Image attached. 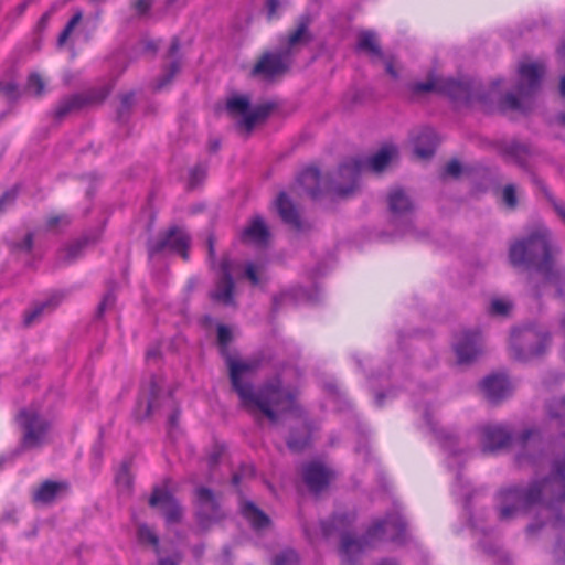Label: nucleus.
Returning <instances> with one entry per match:
<instances>
[{
    "instance_id": "nucleus-22",
    "label": "nucleus",
    "mask_w": 565,
    "mask_h": 565,
    "mask_svg": "<svg viewBox=\"0 0 565 565\" xmlns=\"http://www.w3.org/2000/svg\"><path fill=\"white\" fill-rule=\"evenodd\" d=\"M481 388L486 397L491 402H498L508 396L512 386L504 375H491L486 377L481 383Z\"/></svg>"
},
{
    "instance_id": "nucleus-49",
    "label": "nucleus",
    "mask_w": 565,
    "mask_h": 565,
    "mask_svg": "<svg viewBox=\"0 0 565 565\" xmlns=\"http://www.w3.org/2000/svg\"><path fill=\"white\" fill-rule=\"evenodd\" d=\"M205 173H206V170H205L204 167L195 166L190 171V177H189V185H190V188H195L198 184H200L201 181L204 179Z\"/></svg>"
},
{
    "instance_id": "nucleus-4",
    "label": "nucleus",
    "mask_w": 565,
    "mask_h": 565,
    "mask_svg": "<svg viewBox=\"0 0 565 565\" xmlns=\"http://www.w3.org/2000/svg\"><path fill=\"white\" fill-rule=\"evenodd\" d=\"M397 149L388 145L382 147L376 153L369 158L365 167L375 173L382 172L395 158ZM364 164L359 160L351 159L340 166L335 175L331 179L330 191L339 198H348L355 193L359 188L358 178Z\"/></svg>"
},
{
    "instance_id": "nucleus-59",
    "label": "nucleus",
    "mask_w": 565,
    "mask_h": 565,
    "mask_svg": "<svg viewBox=\"0 0 565 565\" xmlns=\"http://www.w3.org/2000/svg\"><path fill=\"white\" fill-rule=\"evenodd\" d=\"M437 433H438L439 438H445L447 440V444L445 446L450 450L451 446L455 444V438L451 435H448V434L446 435L443 429Z\"/></svg>"
},
{
    "instance_id": "nucleus-58",
    "label": "nucleus",
    "mask_w": 565,
    "mask_h": 565,
    "mask_svg": "<svg viewBox=\"0 0 565 565\" xmlns=\"http://www.w3.org/2000/svg\"><path fill=\"white\" fill-rule=\"evenodd\" d=\"M384 63H385V70L386 72L393 77V78H396L397 77V71L394 68V63L392 60H384Z\"/></svg>"
},
{
    "instance_id": "nucleus-19",
    "label": "nucleus",
    "mask_w": 565,
    "mask_h": 565,
    "mask_svg": "<svg viewBox=\"0 0 565 565\" xmlns=\"http://www.w3.org/2000/svg\"><path fill=\"white\" fill-rule=\"evenodd\" d=\"M110 92V86L103 87L98 93H90L88 96L83 95H73L61 100L58 106L55 109V116L57 118H63L67 114H71L75 110L81 109L87 104L90 103H100L106 98V96Z\"/></svg>"
},
{
    "instance_id": "nucleus-18",
    "label": "nucleus",
    "mask_w": 565,
    "mask_h": 565,
    "mask_svg": "<svg viewBox=\"0 0 565 565\" xmlns=\"http://www.w3.org/2000/svg\"><path fill=\"white\" fill-rule=\"evenodd\" d=\"M483 450L494 451L505 447L512 437L511 430L502 424H488L480 430Z\"/></svg>"
},
{
    "instance_id": "nucleus-51",
    "label": "nucleus",
    "mask_w": 565,
    "mask_h": 565,
    "mask_svg": "<svg viewBox=\"0 0 565 565\" xmlns=\"http://www.w3.org/2000/svg\"><path fill=\"white\" fill-rule=\"evenodd\" d=\"M308 437H302L301 439H296L292 436L289 437L287 445L292 451H300L305 449L308 445Z\"/></svg>"
},
{
    "instance_id": "nucleus-60",
    "label": "nucleus",
    "mask_w": 565,
    "mask_h": 565,
    "mask_svg": "<svg viewBox=\"0 0 565 565\" xmlns=\"http://www.w3.org/2000/svg\"><path fill=\"white\" fill-rule=\"evenodd\" d=\"M134 100V94H127L121 99V108L129 109Z\"/></svg>"
},
{
    "instance_id": "nucleus-33",
    "label": "nucleus",
    "mask_w": 565,
    "mask_h": 565,
    "mask_svg": "<svg viewBox=\"0 0 565 565\" xmlns=\"http://www.w3.org/2000/svg\"><path fill=\"white\" fill-rule=\"evenodd\" d=\"M87 244V238H82L73 244L65 246L58 253V260L63 264L71 263L81 256L83 248Z\"/></svg>"
},
{
    "instance_id": "nucleus-34",
    "label": "nucleus",
    "mask_w": 565,
    "mask_h": 565,
    "mask_svg": "<svg viewBox=\"0 0 565 565\" xmlns=\"http://www.w3.org/2000/svg\"><path fill=\"white\" fill-rule=\"evenodd\" d=\"M25 89L36 97L42 96L45 89V81L39 73L33 72L29 75Z\"/></svg>"
},
{
    "instance_id": "nucleus-1",
    "label": "nucleus",
    "mask_w": 565,
    "mask_h": 565,
    "mask_svg": "<svg viewBox=\"0 0 565 565\" xmlns=\"http://www.w3.org/2000/svg\"><path fill=\"white\" fill-rule=\"evenodd\" d=\"M499 499L501 520H510L520 512L536 507L540 516L552 519L553 526H564L557 550H565V520L562 516L565 511V456L555 463L550 478L535 481L526 489L519 487L504 489L500 492Z\"/></svg>"
},
{
    "instance_id": "nucleus-42",
    "label": "nucleus",
    "mask_w": 565,
    "mask_h": 565,
    "mask_svg": "<svg viewBox=\"0 0 565 565\" xmlns=\"http://www.w3.org/2000/svg\"><path fill=\"white\" fill-rule=\"evenodd\" d=\"M82 18H83L82 11H77L72 17V19L68 21V23L66 24L65 29L62 31V33L58 36V45H63L67 41L68 36L71 35L73 30L78 25V23L81 22Z\"/></svg>"
},
{
    "instance_id": "nucleus-11",
    "label": "nucleus",
    "mask_w": 565,
    "mask_h": 565,
    "mask_svg": "<svg viewBox=\"0 0 565 565\" xmlns=\"http://www.w3.org/2000/svg\"><path fill=\"white\" fill-rule=\"evenodd\" d=\"M190 245L189 234L181 227H171L163 234H161L151 245L149 246L150 254L170 252L179 254L183 259H188Z\"/></svg>"
},
{
    "instance_id": "nucleus-7",
    "label": "nucleus",
    "mask_w": 565,
    "mask_h": 565,
    "mask_svg": "<svg viewBox=\"0 0 565 565\" xmlns=\"http://www.w3.org/2000/svg\"><path fill=\"white\" fill-rule=\"evenodd\" d=\"M550 337L542 326H525L511 335V354L515 360L527 361L545 352Z\"/></svg>"
},
{
    "instance_id": "nucleus-20",
    "label": "nucleus",
    "mask_w": 565,
    "mask_h": 565,
    "mask_svg": "<svg viewBox=\"0 0 565 565\" xmlns=\"http://www.w3.org/2000/svg\"><path fill=\"white\" fill-rule=\"evenodd\" d=\"M233 291L234 281L231 276V263L224 259L221 264V276L210 296L216 302L233 306L235 305Z\"/></svg>"
},
{
    "instance_id": "nucleus-62",
    "label": "nucleus",
    "mask_w": 565,
    "mask_h": 565,
    "mask_svg": "<svg viewBox=\"0 0 565 565\" xmlns=\"http://www.w3.org/2000/svg\"><path fill=\"white\" fill-rule=\"evenodd\" d=\"M179 49H180L179 41L177 39H173V41H172V43L170 45L169 55L171 57H173L178 53Z\"/></svg>"
},
{
    "instance_id": "nucleus-55",
    "label": "nucleus",
    "mask_w": 565,
    "mask_h": 565,
    "mask_svg": "<svg viewBox=\"0 0 565 565\" xmlns=\"http://www.w3.org/2000/svg\"><path fill=\"white\" fill-rule=\"evenodd\" d=\"M280 7L279 0H267V17L273 19L276 15L277 9Z\"/></svg>"
},
{
    "instance_id": "nucleus-52",
    "label": "nucleus",
    "mask_w": 565,
    "mask_h": 565,
    "mask_svg": "<svg viewBox=\"0 0 565 565\" xmlns=\"http://www.w3.org/2000/svg\"><path fill=\"white\" fill-rule=\"evenodd\" d=\"M115 303V296L113 292H107L98 306V313L103 315L105 310L113 307Z\"/></svg>"
},
{
    "instance_id": "nucleus-13",
    "label": "nucleus",
    "mask_w": 565,
    "mask_h": 565,
    "mask_svg": "<svg viewBox=\"0 0 565 565\" xmlns=\"http://www.w3.org/2000/svg\"><path fill=\"white\" fill-rule=\"evenodd\" d=\"M290 64L291 58L288 56V53H284L281 50L275 53L267 52L254 65L252 75L271 79L286 73Z\"/></svg>"
},
{
    "instance_id": "nucleus-32",
    "label": "nucleus",
    "mask_w": 565,
    "mask_h": 565,
    "mask_svg": "<svg viewBox=\"0 0 565 565\" xmlns=\"http://www.w3.org/2000/svg\"><path fill=\"white\" fill-rule=\"evenodd\" d=\"M299 182L303 185L306 191L312 198L318 196L320 193V172L317 168L306 169L299 177Z\"/></svg>"
},
{
    "instance_id": "nucleus-47",
    "label": "nucleus",
    "mask_w": 565,
    "mask_h": 565,
    "mask_svg": "<svg viewBox=\"0 0 565 565\" xmlns=\"http://www.w3.org/2000/svg\"><path fill=\"white\" fill-rule=\"evenodd\" d=\"M0 93L8 99H17L20 95L18 85L12 81L0 82Z\"/></svg>"
},
{
    "instance_id": "nucleus-44",
    "label": "nucleus",
    "mask_w": 565,
    "mask_h": 565,
    "mask_svg": "<svg viewBox=\"0 0 565 565\" xmlns=\"http://www.w3.org/2000/svg\"><path fill=\"white\" fill-rule=\"evenodd\" d=\"M299 557L298 554L292 551H284L275 557L274 565H298Z\"/></svg>"
},
{
    "instance_id": "nucleus-50",
    "label": "nucleus",
    "mask_w": 565,
    "mask_h": 565,
    "mask_svg": "<svg viewBox=\"0 0 565 565\" xmlns=\"http://www.w3.org/2000/svg\"><path fill=\"white\" fill-rule=\"evenodd\" d=\"M548 412L550 415L554 418L565 417V398H562L551 405Z\"/></svg>"
},
{
    "instance_id": "nucleus-43",
    "label": "nucleus",
    "mask_w": 565,
    "mask_h": 565,
    "mask_svg": "<svg viewBox=\"0 0 565 565\" xmlns=\"http://www.w3.org/2000/svg\"><path fill=\"white\" fill-rule=\"evenodd\" d=\"M181 64L178 60H173L161 78H159L157 88L161 89L171 82L173 76L180 71Z\"/></svg>"
},
{
    "instance_id": "nucleus-36",
    "label": "nucleus",
    "mask_w": 565,
    "mask_h": 565,
    "mask_svg": "<svg viewBox=\"0 0 565 565\" xmlns=\"http://www.w3.org/2000/svg\"><path fill=\"white\" fill-rule=\"evenodd\" d=\"M231 340H232L231 330L226 326L220 324L217 328V341L221 347V352L226 361H227V358H231V355L227 353V345L231 342ZM232 359H233V356H232ZM234 360H237V359L234 358Z\"/></svg>"
},
{
    "instance_id": "nucleus-27",
    "label": "nucleus",
    "mask_w": 565,
    "mask_h": 565,
    "mask_svg": "<svg viewBox=\"0 0 565 565\" xmlns=\"http://www.w3.org/2000/svg\"><path fill=\"white\" fill-rule=\"evenodd\" d=\"M356 50L367 53L371 57L383 58L376 33L371 30L358 32Z\"/></svg>"
},
{
    "instance_id": "nucleus-38",
    "label": "nucleus",
    "mask_w": 565,
    "mask_h": 565,
    "mask_svg": "<svg viewBox=\"0 0 565 565\" xmlns=\"http://www.w3.org/2000/svg\"><path fill=\"white\" fill-rule=\"evenodd\" d=\"M352 521V518L347 514L334 515L330 522V527L323 524L324 535L329 536L334 531H341L347 524Z\"/></svg>"
},
{
    "instance_id": "nucleus-2",
    "label": "nucleus",
    "mask_w": 565,
    "mask_h": 565,
    "mask_svg": "<svg viewBox=\"0 0 565 565\" xmlns=\"http://www.w3.org/2000/svg\"><path fill=\"white\" fill-rule=\"evenodd\" d=\"M255 360H234L227 358V367L233 388L242 404L248 411L260 412L273 424H277L287 414H300L296 392L282 384L279 377L264 383L257 392L247 380L257 369Z\"/></svg>"
},
{
    "instance_id": "nucleus-39",
    "label": "nucleus",
    "mask_w": 565,
    "mask_h": 565,
    "mask_svg": "<svg viewBox=\"0 0 565 565\" xmlns=\"http://www.w3.org/2000/svg\"><path fill=\"white\" fill-rule=\"evenodd\" d=\"M138 539L140 542L150 543L154 546L156 551L159 552V539L156 533L146 524L139 525Z\"/></svg>"
},
{
    "instance_id": "nucleus-3",
    "label": "nucleus",
    "mask_w": 565,
    "mask_h": 565,
    "mask_svg": "<svg viewBox=\"0 0 565 565\" xmlns=\"http://www.w3.org/2000/svg\"><path fill=\"white\" fill-rule=\"evenodd\" d=\"M553 255L551 234L544 226L535 227L525 237L513 242L509 248V259L514 267L535 269L545 274L554 268Z\"/></svg>"
},
{
    "instance_id": "nucleus-63",
    "label": "nucleus",
    "mask_w": 565,
    "mask_h": 565,
    "mask_svg": "<svg viewBox=\"0 0 565 565\" xmlns=\"http://www.w3.org/2000/svg\"><path fill=\"white\" fill-rule=\"evenodd\" d=\"M158 565H178V563L171 558H159Z\"/></svg>"
},
{
    "instance_id": "nucleus-41",
    "label": "nucleus",
    "mask_w": 565,
    "mask_h": 565,
    "mask_svg": "<svg viewBox=\"0 0 565 565\" xmlns=\"http://www.w3.org/2000/svg\"><path fill=\"white\" fill-rule=\"evenodd\" d=\"M82 18H83L82 11H77L72 17V19L68 21V23L66 24L65 29L62 31V33L58 36V45H63L67 41L68 36L71 35L73 30L78 25V23L81 22Z\"/></svg>"
},
{
    "instance_id": "nucleus-24",
    "label": "nucleus",
    "mask_w": 565,
    "mask_h": 565,
    "mask_svg": "<svg viewBox=\"0 0 565 565\" xmlns=\"http://www.w3.org/2000/svg\"><path fill=\"white\" fill-rule=\"evenodd\" d=\"M241 510L244 518L255 531L263 532L270 527V519L253 502H243Z\"/></svg>"
},
{
    "instance_id": "nucleus-17",
    "label": "nucleus",
    "mask_w": 565,
    "mask_h": 565,
    "mask_svg": "<svg viewBox=\"0 0 565 565\" xmlns=\"http://www.w3.org/2000/svg\"><path fill=\"white\" fill-rule=\"evenodd\" d=\"M302 478L310 491L318 493L329 486L333 473L321 462L312 461L303 466Z\"/></svg>"
},
{
    "instance_id": "nucleus-16",
    "label": "nucleus",
    "mask_w": 565,
    "mask_h": 565,
    "mask_svg": "<svg viewBox=\"0 0 565 565\" xmlns=\"http://www.w3.org/2000/svg\"><path fill=\"white\" fill-rule=\"evenodd\" d=\"M459 363H468L482 353L481 335L477 331H463L459 333L454 343Z\"/></svg>"
},
{
    "instance_id": "nucleus-23",
    "label": "nucleus",
    "mask_w": 565,
    "mask_h": 565,
    "mask_svg": "<svg viewBox=\"0 0 565 565\" xmlns=\"http://www.w3.org/2000/svg\"><path fill=\"white\" fill-rule=\"evenodd\" d=\"M66 489L65 482L46 480L33 491V502L41 505L51 504Z\"/></svg>"
},
{
    "instance_id": "nucleus-46",
    "label": "nucleus",
    "mask_w": 565,
    "mask_h": 565,
    "mask_svg": "<svg viewBox=\"0 0 565 565\" xmlns=\"http://www.w3.org/2000/svg\"><path fill=\"white\" fill-rule=\"evenodd\" d=\"M502 201L509 209H514L516 206L518 198L514 184H507L502 189Z\"/></svg>"
},
{
    "instance_id": "nucleus-53",
    "label": "nucleus",
    "mask_w": 565,
    "mask_h": 565,
    "mask_svg": "<svg viewBox=\"0 0 565 565\" xmlns=\"http://www.w3.org/2000/svg\"><path fill=\"white\" fill-rule=\"evenodd\" d=\"M15 196H17L15 190L6 192L0 199V212L3 211L7 205L12 204Z\"/></svg>"
},
{
    "instance_id": "nucleus-8",
    "label": "nucleus",
    "mask_w": 565,
    "mask_h": 565,
    "mask_svg": "<svg viewBox=\"0 0 565 565\" xmlns=\"http://www.w3.org/2000/svg\"><path fill=\"white\" fill-rule=\"evenodd\" d=\"M269 105H257L252 107L247 96L236 95L227 99L226 110L236 120L237 128L249 134L257 122L264 120L269 111Z\"/></svg>"
},
{
    "instance_id": "nucleus-54",
    "label": "nucleus",
    "mask_w": 565,
    "mask_h": 565,
    "mask_svg": "<svg viewBox=\"0 0 565 565\" xmlns=\"http://www.w3.org/2000/svg\"><path fill=\"white\" fill-rule=\"evenodd\" d=\"M461 171V166L457 160L448 162L445 167V172L451 177H458Z\"/></svg>"
},
{
    "instance_id": "nucleus-64",
    "label": "nucleus",
    "mask_w": 565,
    "mask_h": 565,
    "mask_svg": "<svg viewBox=\"0 0 565 565\" xmlns=\"http://www.w3.org/2000/svg\"><path fill=\"white\" fill-rule=\"evenodd\" d=\"M534 434V431L532 430H526L523 433L522 435V443L523 444H526V441L529 440V438Z\"/></svg>"
},
{
    "instance_id": "nucleus-26",
    "label": "nucleus",
    "mask_w": 565,
    "mask_h": 565,
    "mask_svg": "<svg viewBox=\"0 0 565 565\" xmlns=\"http://www.w3.org/2000/svg\"><path fill=\"white\" fill-rule=\"evenodd\" d=\"M311 34L308 31L307 22H300L297 29L287 38L286 47L281 49L284 53H288L291 58L300 46L308 44L311 41Z\"/></svg>"
},
{
    "instance_id": "nucleus-29",
    "label": "nucleus",
    "mask_w": 565,
    "mask_h": 565,
    "mask_svg": "<svg viewBox=\"0 0 565 565\" xmlns=\"http://www.w3.org/2000/svg\"><path fill=\"white\" fill-rule=\"evenodd\" d=\"M388 206L396 216H406L413 211L411 199L401 189H394L388 194Z\"/></svg>"
},
{
    "instance_id": "nucleus-6",
    "label": "nucleus",
    "mask_w": 565,
    "mask_h": 565,
    "mask_svg": "<svg viewBox=\"0 0 565 565\" xmlns=\"http://www.w3.org/2000/svg\"><path fill=\"white\" fill-rule=\"evenodd\" d=\"M172 388L161 375H152L145 385L137 405V417L148 418L163 411H174Z\"/></svg>"
},
{
    "instance_id": "nucleus-31",
    "label": "nucleus",
    "mask_w": 565,
    "mask_h": 565,
    "mask_svg": "<svg viewBox=\"0 0 565 565\" xmlns=\"http://www.w3.org/2000/svg\"><path fill=\"white\" fill-rule=\"evenodd\" d=\"M500 151L509 160L514 161L519 164H523L529 150L524 145H521L514 140L503 142L500 146Z\"/></svg>"
},
{
    "instance_id": "nucleus-12",
    "label": "nucleus",
    "mask_w": 565,
    "mask_h": 565,
    "mask_svg": "<svg viewBox=\"0 0 565 565\" xmlns=\"http://www.w3.org/2000/svg\"><path fill=\"white\" fill-rule=\"evenodd\" d=\"M415 93L438 92L446 94L452 99H462L468 97V86L461 81L454 78H444L434 76L425 82L414 85Z\"/></svg>"
},
{
    "instance_id": "nucleus-15",
    "label": "nucleus",
    "mask_w": 565,
    "mask_h": 565,
    "mask_svg": "<svg viewBox=\"0 0 565 565\" xmlns=\"http://www.w3.org/2000/svg\"><path fill=\"white\" fill-rule=\"evenodd\" d=\"M149 504L160 509L168 524L179 523L182 519L181 507L166 488H154Z\"/></svg>"
},
{
    "instance_id": "nucleus-30",
    "label": "nucleus",
    "mask_w": 565,
    "mask_h": 565,
    "mask_svg": "<svg viewBox=\"0 0 565 565\" xmlns=\"http://www.w3.org/2000/svg\"><path fill=\"white\" fill-rule=\"evenodd\" d=\"M61 301V298L58 296H52L51 298L46 299L45 301L35 305L31 310L25 312L24 315V324L31 326L34 322L39 320V318L47 312H51L54 310Z\"/></svg>"
},
{
    "instance_id": "nucleus-21",
    "label": "nucleus",
    "mask_w": 565,
    "mask_h": 565,
    "mask_svg": "<svg viewBox=\"0 0 565 565\" xmlns=\"http://www.w3.org/2000/svg\"><path fill=\"white\" fill-rule=\"evenodd\" d=\"M270 238V232L260 216H254L242 232V239L246 243L263 247Z\"/></svg>"
},
{
    "instance_id": "nucleus-28",
    "label": "nucleus",
    "mask_w": 565,
    "mask_h": 565,
    "mask_svg": "<svg viewBox=\"0 0 565 565\" xmlns=\"http://www.w3.org/2000/svg\"><path fill=\"white\" fill-rule=\"evenodd\" d=\"M277 210L282 221L292 227L300 230L301 221L292 202L285 193H280L276 201Z\"/></svg>"
},
{
    "instance_id": "nucleus-48",
    "label": "nucleus",
    "mask_w": 565,
    "mask_h": 565,
    "mask_svg": "<svg viewBox=\"0 0 565 565\" xmlns=\"http://www.w3.org/2000/svg\"><path fill=\"white\" fill-rule=\"evenodd\" d=\"M70 223H71V218L65 214L50 216L46 221V225L50 230H57L61 227H65Z\"/></svg>"
},
{
    "instance_id": "nucleus-57",
    "label": "nucleus",
    "mask_w": 565,
    "mask_h": 565,
    "mask_svg": "<svg viewBox=\"0 0 565 565\" xmlns=\"http://www.w3.org/2000/svg\"><path fill=\"white\" fill-rule=\"evenodd\" d=\"M152 0H137L135 2V8L139 13H146L151 7Z\"/></svg>"
},
{
    "instance_id": "nucleus-35",
    "label": "nucleus",
    "mask_w": 565,
    "mask_h": 565,
    "mask_svg": "<svg viewBox=\"0 0 565 565\" xmlns=\"http://www.w3.org/2000/svg\"><path fill=\"white\" fill-rule=\"evenodd\" d=\"M116 484L122 492H129L132 486V476L129 471L128 466L125 463L121 466L115 478Z\"/></svg>"
},
{
    "instance_id": "nucleus-9",
    "label": "nucleus",
    "mask_w": 565,
    "mask_h": 565,
    "mask_svg": "<svg viewBox=\"0 0 565 565\" xmlns=\"http://www.w3.org/2000/svg\"><path fill=\"white\" fill-rule=\"evenodd\" d=\"M544 74L543 64H521L519 67L518 96L512 93L507 94L504 97L505 105L511 109L525 111L523 100L537 90Z\"/></svg>"
},
{
    "instance_id": "nucleus-37",
    "label": "nucleus",
    "mask_w": 565,
    "mask_h": 565,
    "mask_svg": "<svg viewBox=\"0 0 565 565\" xmlns=\"http://www.w3.org/2000/svg\"><path fill=\"white\" fill-rule=\"evenodd\" d=\"M264 270H265V267L263 264L248 263L246 265L245 275H246V278L253 285H259L263 280Z\"/></svg>"
},
{
    "instance_id": "nucleus-25",
    "label": "nucleus",
    "mask_w": 565,
    "mask_h": 565,
    "mask_svg": "<svg viewBox=\"0 0 565 565\" xmlns=\"http://www.w3.org/2000/svg\"><path fill=\"white\" fill-rule=\"evenodd\" d=\"M414 152L420 159L430 158L436 147V135L433 129L425 128L414 137Z\"/></svg>"
},
{
    "instance_id": "nucleus-5",
    "label": "nucleus",
    "mask_w": 565,
    "mask_h": 565,
    "mask_svg": "<svg viewBox=\"0 0 565 565\" xmlns=\"http://www.w3.org/2000/svg\"><path fill=\"white\" fill-rule=\"evenodd\" d=\"M405 530V523L397 514L374 522L363 539H353L349 534L341 537V556L343 565H351L352 557L374 546L379 541L398 540Z\"/></svg>"
},
{
    "instance_id": "nucleus-61",
    "label": "nucleus",
    "mask_w": 565,
    "mask_h": 565,
    "mask_svg": "<svg viewBox=\"0 0 565 565\" xmlns=\"http://www.w3.org/2000/svg\"><path fill=\"white\" fill-rule=\"evenodd\" d=\"M32 243H33L32 234H28V235L24 237V239H23V242H22V244H21L20 248H23V249L30 250V249H31V247H32Z\"/></svg>"
},
{
    "instance_id": "nucleus-45",
    "label": "nucleus",
    "mask_w": 565,
    "mask_h": 565,
    "mask_svg": "<svg viewBox=\"0 0 565 565\" xmlns=\"http://www.w3.org/2000/svg\"><path fill=\"white\" fill-rule=\"evenodd\" d=\"M542 192L545 199L552 204L557 215L565 222V203L557 200L546 186L542 185Z\"/></svg>"
},
{
    "instance_id": "nucleus-40",
    "label": "nucleus",
    "mask_w": 565,
    "mask_h": 565,
    "mask_svg": "<svg viewBox=\"0 0 565 565\" xmlns=\"http://www.w3.org/2000/svg\"><path fill=\"white\" fill-rule=\"evenodd\" d=\"M513 308V305L508 299H493L490 303V312L497 316H508Z\"/></svg>"
},
{
    "instance_id": "nucleus-56",
    "label": "nucleus",
    "mask_w": 565,
    "mask_h": 565,
    "mask_svg": "<svg viewBox=\"0 0 565 565\" xmlns=\"http://www.w3.org/2000/svg\"><path fill=\"white\" fill-rule=\"evenodd\" d=\"M558 56L565 64V42L561 45V47L557 50ZM559 92L562 96H565V75L561 78L559 83Z\"/></svg>"
},
{
    "instance_id": "nucleus-10",
    "label": "nucleus",
    "mask_w": 565,
    "mask_h": 565,
    "mask_svg": "<svg viewBox=\"0 0 565 565\" xmlns=\"http://www.w3.org/2000/svg\"><path fill=\"white\" fill-rule=\"evenodd\" d=\"M17 420L22 429L21 449L38 448L45 441L50 425L38 409L34 407L22 409Z\"/></svg>"
},
{
    "instance_id": "nucleus-14",
    "label": "nucleus",
    "mask_w": 565,
    "mask_h": 565,
    "mask_svg": "<svg viewBox=\"0 0 565 565\" xmlns=\"http://www.w3.org/2000/svg\"><path fill=\"white\" fill-rule=\"evenodd\" d=\"M198 518L203 526L218 521L224 516L218 498L207 488L200 487L195 491Z\"/></svg>"
}]
</instances>
